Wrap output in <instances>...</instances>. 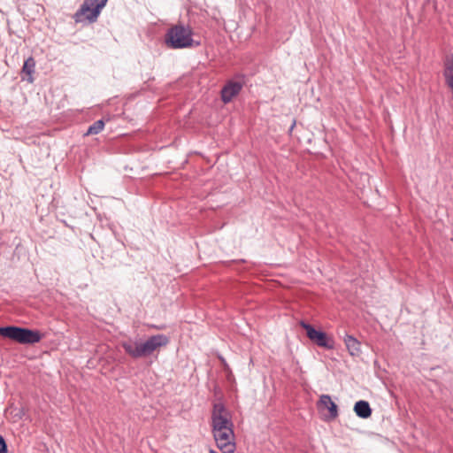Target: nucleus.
<instances>
[{"instance_id":"obj_1","label":"nucleus","mask_w":453,"mask_h":453,"mask_svg":"<svg viewBox=\"0 0 453 453\" xmlns=\"http://www.w3.org/2000/svg\"><path fill=\"white\" fill-rule=\"evenodd\" d=\"M169 339L165 334H156L149 337L145 342L138 338H128L121 342L126 354L132 358L138 359L150 356L158 348L166 346Z\"/></svg>"},{"instance_id":"obj_2","label":"nucleus","mask_w":453,"mask_h":453,"mask_svg":"<svg viewBox=\"0 0 453 453\" xmlns=\"http://www.w3.org/2000/svg\"><path fill=\"white\" fill-rule=\"evenodd\" d=\"M190 27L176 24L170 27L165 35V43L169 49L179 50L199 46L200 42L193 40Z\"/></svg>"},{"instance_id":"obj_3","label":"nucleus","mask_w":453,"mask_h":453,"mask_svg":"<svg viewBox=\"0 0 453 453\" xmlns=\"http://www.w3.org/2000/svg\"><path fill=\"white\" fill-rule=\"evenodd\" d=\"M0 335L21 344L37 343L42 338V334L37 330L16 326H1Z\"/></svg>"},{"instance_id":"obj_4","label":"nucleus","mask_w":453,"mask_h":453,"mask_svg":"<svg viewBox=\"0 0 453 453\" xmlns=\"http://www.w3.org/2000/svg\"><path fill=\"white\" fill-rule=\"evenodd\" d=\"M233 429L231 415L221 403H215L211 412V431Z\"/></svg>"},{"instance_id":"obj_5","label":"nucleus","mask_w":453,"mask_h":453,"mask_svg":"<svg viewBox=\"0 0 453 453\" xmlns=\"http://www.w3.org/2000/svg\"><path fill=\"white\" fill-rule=\"evenodd\" d=\"M300 326L306 331L308 338L319 347L326 349L334 348V342L325 332L315 329L311 325L305 321H301Z\"/></svg>"},{"instance_id":"obj_6","label":"nucleus","mask_w":453,"mask_h":453,"mask_svg":"<svg viewBox=\"0 0 453 453\" xmlns=\"http://www.w3.org/2000/svg\"><path fill=\"white\" fill-rule=\"evenodd\" d=\"M216 445L222 453H234L235 450L234 434L233 429L212 432Z\"/></svg>"},{"instance_id":"obj_7","label":"nucleus","mask_w":453,"mask_h":453,"mask_svg":"<svg viewBox=\"0 0 453 453\" xmlns=\"http://www.w3.org/2000/svg\"><path fill=\"white\" fill-rule=\"evenodd\" d=\"M94 12L93 5H90L86 0L82 3L80 8L73 15L74 21L76 23L88 22L94 23L97 20L99 16H93Z\"/></svg>"},{"instance_id":"obj_8","label":"nucleus","mask_w":453,"mask_h":453,"mask_svg":"<svg viewBox=\"0 0 453 453\" xmlns=\"http://www.w3.org/2000/svg\"><path fill=\"white\" fill-rule=\"evenodd\" d=\"M242 83L235 81H228L221 89V100L225 103H230L241 92Z\"/></svg>"},{"instance_id":"obj_9","label":"nucleus","mask_w":453,"mask_h":453,"mask_svg":"<svg viewBox=\"0 0 453 453\" xmlns=\"http://www.w3.org/2000/svg\"><path fill=\"white\" fill-rule=\"evenodd\" d=\"M346 348L352 357H359L361 354L360 342L352 335L346 334L343 338Z\"/></svg>"},{"instance_id":"obj_10","label":"nucleus","mask_w":453,"mask_h":453,"mask_svg":"<svg viewBox=\"0 0 453 453\" xmlns=\"http://www.w3.org/2000/svg\"><path fill=\"white\" fill-rule=\"evenodd\" d=\"M356 415L361 418H368L372 415V408L367 401L359 400L354 405Z\"/></svg>"},{"instance_id":"obj_11","label":"nucleus","mask_w":453,"mask_h":453,"mask_svg":"<svg viewBox=\"0 0 453 453\" xmlns=\"http://www.w3.org/2000/svg\"><path fill=\"white\" fill-rule=\"evenodd\" d=\"M443 75L447 85L453 90V54L446 57Z\"/></svg>"},{"instance_id":"obj_12","label":"nucleus","mask_w":453,"mask_h":453,"mask_svg":"<svg viewBox=\"0 0 453 453\" xmlns=\"http://www.w3.org/2000/svg\"><path fill=\"white\" fill-rule=\"evenodd\" d=\"M320 403L326 406L329 412L331 418H334L338 416V408L334 402L332 401L330 395H322L319 399Z\"/></svg>"},{"instance_id":"obj_13","label":"nucleus","mask_w":453,"mask_h":453,"mask_svg":"<svg viewBox=\"0 0 453 453\" xmlns=\"http://www.w3.org/2000/svg\"><path fill=\"white\" fill-rule=\"evenodd\" d=\"M35 61L33 57H29L27 58L24 62L23 67H22V73H26L28 77L27 78V81L30 83L34 81L33 73H35Z\"/></svg>"},{"instance_id":"obj_14","label":"nucleus","mask_w":453,"mask_h":453,"mask_svg":"<svg viewBox=\"0 0 453 453\" xmlns=\"http://www.w3.org/2000/svg\"><path fill=\"white\" fill-rule=\"evenodd\" d=\"M104 121L103 119H98L91 126H89L87 132L85 133V135L97 134L104 129Z\"/></svg>"},{"instance_id":"obj_15","label":"nucleus","mask_w":453,"mask_h":453,"mask_svg":"<svg viewBox=\"0 0 453 453\" xmlns=\"http://www.w3.org/2000/svg\"><path fill=\"white\" fill-rule=\"evenodd\" d=\"M90 5H93V16H99L102 9L105 6L108 0H86Z\"/></svg>"},{"instance_id":"obj_16","label":"nucleus","mask_w":453,"mask_h":453,"mask_svg":"<svg viewBox=\"0 0 453 453\" xmlns=\"http://www.w3.org/2000/svg\"><path fill=\"white\" fill-rule=\"evenodd\" d=\"M0 453H7V445L2 435H0Z\"/></svg>"},{"instance_id":"obj_17","label":"nucleus","mask_w":453,"mask_h":453,"mask_svg":"<svg viewBox=\"0 0 453 453\" xmlns=\"http://www.w3.org/2000/svg\"><path fill=\"white\" fill-rule=\"evenodd\" d=\"M295 126H296V120H294V122L292 123V125H291V127L289 128V133H291L293 131Z\"/></svg>"},{"instance_id":"obj_18","label":"nucleus","mask_w":453,"mask_h":453,"mask_svg":"<svg viewBox=\"0 0 453 453\" xmlns=\"http://www.w3.org/2000/svg\"><path fill=\"white\" fill-rule=\"evenodd\" d=\"M209 453H218V452L216 450H214V449H210Z\"/></svg>"},{"instance_id":"obj_19","label":"nucleus","mask_w":453,"mask_h":453,"mask_svg":"<svg viewBox=\"0 0 453 453\" xmlns=\"http://www.w3.org/2000/svg\"><path fill=\"white\" fill-rule=\"evenodd\" d=\"M221 361H222V363L224 364V365L226 366V364L225 359H224V358H221Z\"/></svg>"}]
</instances>
